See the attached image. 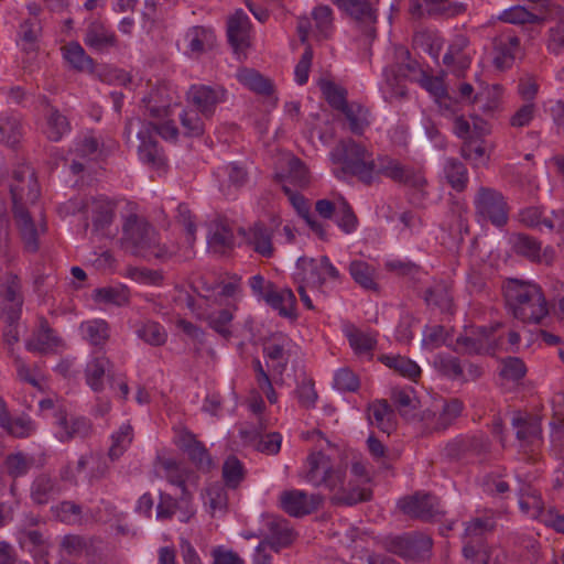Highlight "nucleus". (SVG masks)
Returning <instances> with one entry per match:
<instances>
[{
	"mask_svg": "<svg viewBox=\"0 0 564 564\" xmlns=\"http://www.w3.org/2000/svg\"><path fill=\"white\" fill-rule=\"evenodd\" d=\"M371 167L373 171L371 185L378 183L381 176L415 188H421L426 184V180L417 170L386 154L373 159Z\"/></svg>",
	"mask_w": 564,
	"mask_h": 564,
	"instance_id": "6",
	"label": "nucleus"
},
{
	"mask_svg": "<svg viewBox=\"0 0 564 564\" xmlns=\"http://www.w3.org/2000/svg\"><path fill=\"white\" fill-rule=\"evenodd\" d=\"M1 314L6 321L18 322L21 316L23 297L18 275L4 274L0 280Z\"/></svg>",
	"mask_w": 564,
	"mask_h": 564,
	"instance_id": "13",
	"label": "nucleus"
},
{
	"mask_svg": "<svg viewBox=\"0 0 564 564\" xmlns=\"http://www.w3.org/2000/svg\"><path fill=\"white\" fill-rule=\"evenodd\" d=\"M398 506L404 514L425 522L444 514L438 498L431 494L416 492L413 496L404 497Z\"/></svg>",
	"mask_w": 564,
	"mask_h": 564,
	"instance_id": "12",
	"label": "nucleus"
},
{
	"mask_svg": "<svg viewBox=\"0 0 564 564\" xmlns=\"http://www.w3.org/2000/svg\"><path fill=\"white\" fill-rule=\"evenodd\" d=\"M349 273L354 281L366 290L376 291L375 269L365 261L355 260L349 264Z\"/></svg>",
	"mask_w": 564,
	"mask_h": 564,
	"instance_id": "48",
	"label": "nucleus"
},
{
	"mask_svg": "<svg viewBox=\"0 0 564 564\" xmlns=\"http://www.w3.org/2000/svg\"><path fill=\"white\" fill-rule=\"evenodd\" d=\"M10 191L14 221L18 227L24 249L28 252L39 250V229L26 209L28 204H34L40 196V188L33 170L28 165H19L12 176L1 180Z\"/></svg>",
	"mask_w": 564,
	"mask_h": 564,
	"instance_id": "1",
	"label": "nucleus"
},
{
	"mask_svg": "<svg viewBox=\"0 0 564 564\" xmlns=\"http://www.w3.org/2000/svg\"><path fill=\"white\" fill-rule=\"evenodd\" d=\"M460 155L475 166L484 164L488 160L482 140H466L460 148Z\"/></svg>",
	"mask_w": 564,
	"mask_h": 564,
	"instance_id": "61",
	"label": "nucleus"
},
{
	"mask_svg": "<svg viewBox=\"0 0 564 564\" xmlns=\"http://www.w3.org/2000/svg\"><path fill=\"white\" fill-rule=\"evenodd\" d=\"M178 446L188 455L198 469L208 471L212 468V457L204 444L197 441L194 434L189 432L183 433L180 436Z\"/></svg>",
	"mask_w": 564,
	"mask_h": 564,
	"instance_id": "25",
	"label": "nucleus"
},
{
	"mask_svg": "<svg viewBox=\"0 0 564 564\" xmlns=\"http://www.w3.org/2000/svg\"><path fill=\"white\" fill-rule=\"evenodd\" d=\"M91 541L85 536L77 534H67L62 538L59 543V551L63 554L79 558L82 556H94L97 553V550H90Z\"/></svg>",
	"mask_w": 564,
	"mask_h": 564,
	"instance_id": "34",
	"label": "nucleus"
},
{
	"mask_svg": "<svg viewBox=\"0 0 564 564\" xmlns=\"http://www.w3.org/2000/svg\"><path fill=\"white\" fill-rule=\"evenodd\" d=\"M112 364L105 356L94 357L86 366L85 378L87 384L95 391L104 390V378L107 375L111 377Z\"/></svg>",
	"mask_w": 564,
	"mask_h": 564,
	"instance_id": "30",
	"label": "nucleus"
},
{
	"mask_svg": "<svg viewBox=\"0 0 564 564\" xmlns=\"http://www.w3.org/2000/svg\"><path fill=\"white\" fill-rule=\"evenodd\" d=\"M335 216L338 227L345 234H351L356 230L358 225L357 216L355 215L350 205L345 199H341L337 204Z\"/></svg>",
	"mask_w": 564,
	"mask_h": 564,
	"instance_id": "60",
	"label": "nucleus"
},
{
	"mask_svg": "<svg viewBox=\"0 0 564 564\" xmlns=\"http://www.w3.org/2000/svg\"><path fill=\"white\" fill-rule=\"evenodd\" d=\"M247 245L262 257L270 258L274 253L272 231L261 223L254 224L246 232Z\"/></svg>",
	"mask_w": 564,
	"mask_h": 564,
	"instance_id": "29",
	"label": "nucleus"
},
{
	"mask_svg": "<svg viewBox=\"0 0 564 564\" xmlns=\"http://www.w3.org/2000/svg\"><path fill=\"white\" fill-rule=\"evenodd\" d=\"M84 41L90 48L101 52L116 44V36L105 24L94 21L88 25Z\"/></svg>",
	"mask_w": 564,
	"mask_h": 564,
	"instance_id": "31",
	"label": "nucleus"
},
{
	"mask_svg": "<svg viewBox=\"0 0 564 564\" xmlns=\"http://www.w3.org/2000/svg\"><path fill=\"white\" fill-rule=\"evenodd\" d=\"M463 410V402L456 398L445 401L440 411L423 410L420 414L422 433L430 435L446 431L462 415Z\"/></svg>",
	"mask_w": 564,
	"mask_h": 564,
	"instance_id": "8",
	"label": "nucleus"
},
{
	"mask_svg": "<svg viewBox=\"0 0 564 564\" xmlns=\"http://www.w3.org/2000/svg\"><path fill=\"white\" fill-rule=\"evenodd\" d=\"M188 104L200 113L204 119H212L218 105L226 101L227 90L219 85H192L187 91Z\"/></svg>",
	"mask_w": 564,
	"mask_h": 564,
	"instance_id": "10",
	"label": "nucleus"
},
{
	"mask_svg": "<svg viewBox=\"0 0 564 564\" xmlns=\"http://www.w3.org/2000/svg\"><path fill=\"white\" fill-rule=\"evenodd\" d=\"M55 423L58 427L56 436L61 442H69L74 438H86L93 432L90 420L84 416H68L63 410L55 412Z\"/></svg>",
	"mask_w": 564,
	"mask_h": 564,
	"instance_id": "18",
	"label": "nucleus"
},
{
	"mask_svg": "<svg viewBox=\"0 0 564 564\" xmlns=\"http://www.w3.org/2000/svg\"><path fill=\"white\" fill-rule=\"evenodd\" d=\"M94 299L97 302L121 306L128 303L129 291L123 286L100 288L94 291Z\"/></svg>",
	"mask_w": 564,
	"mask_h": 564,
	"instance_id": "56",
	"label": "nucleus"
},
{
	"mask_svg": "<svg viewBox=\"0 0 564 564\" xmlns=\"http://www.w3.org/2000/svg\"><path fill=\"white\" fill-rule=\"evenodd\" d=\"M425 301L429 305L436 306L441 311L447 312L451 310L453 299L447 285L437 284L426 291Z\"/></svg>",
	"mask_w": 564,
	"mask_h": 564,
	"instance_id": "59",
	"label": "nucleus"
},
{
	"mask_svg": "<svg viewBox=\"0 0 564 564\" xmlns=\"http://www.w3.org/2000/svg\"><path fill=\"white\" fill-rule=\"evenodd\" d=\"M121 243L126 251L145 260L165 261L175 253L174 250L161 242L156 229L138 215H130L126 218L122 226Z\"/></svg>",
	"mask_w": 564,
	"mask_h": 564,
	"instance_id": "2",
	"label": "nucleus"
},
{
	"mask_svg": "<svg viewBox=\"0 0 564 564\" xmlns=\"http://www.w3.org/2000/svg\"><path fill=\"white\" fill-rule=\"evenodd\" d=\"M381 361L403 377L414 380L420 377L421 369L413 360L403 356H382Z\"/></svg>",
	"mask_w": 564,
	"mask_h": 564,
	"instance_id": "50",
	"label": "nucleus"
},
{
	"mask_svg": "<svg viewBox=\"0 0 564 564\" xmlns=\"http://www.w3.org/2000/svg\"><path fill=\"white\" fill-rule=\"evenodd\" d=\"M242 434L246 437L250 436L252 440L259 438L257 443V449L261 453L268 455H275L279 453L281 448L282 436L278 432H272L262 435L258 432L245 431L242 432Z\"/></svg>",
	"mask_w": 564,
	"mask_h": 564,
	"instance_id": "55",
	"label": "nucleus"
},
{
	"mask_svg": "<svg viewBox=\"0 0 564 564\" xmlns=\"http://www.w3.org/2000/svg\"><path fill=\"white\" fill-rule=\"evenodd\" d=\"M204 117L195 109L184 110L181 116V124L188 137H200L205 131Z\"/></svg>",
	"mask_w": 564,
	"mask_h": 564,
	"instance_id": "58",
	"label": "nucleus"
},
{
	"mask_svg": "<svg viewBox=\"0 0 564 564\" xmlns=\"http://www.w3.org/2000/svg\"><path fill=\"white\" fill-rule=\"evenodd\" d=\"M382 546L387 552L402 560L423 562L432 555L433 540L423 532H406L386 536Z\"/></svg>",
	"mask_w": 564,
	"mask_h": 564,
	"instance_id": "5",
	"label": "nucleus"
},
{
	"mask_svg": "<svg viewBox=\"0 0 564 564\" xmlns=\"http://www.w3.org/2000/svg\"><path fill=\"white\" fill-rule=\"evenodd\" d=\"M295 348L293 340L284 334L272 335L263 344V355L265 359L272 361L273 373L280 377L284 373Z\"/></svg>",
	"mask_w": 564,
	"mask_h": 564,
	"instance_id": "15",
	"label": "nucleus"
},
{
	"mask_svg": "<svg viewBox=\"0 0 564 564\" xmlns=\"http://www.w3.org/2000/svg\"><path fill=\"white\" fill-rule=\"evenodd\" d=\"M341 113L345 115L349 124V130L354 134L361 135L370 124L369 109L359 102H350Z\"/></svg>",
	"mask_w": 564,
	"mask_h": 564,
	"instance_id": "36",
	"label": "nucleus"
},
{
	"mask_svg": "<svg viewBox=\"0 0 564 564\" xmlns=\"http://www.w3.org/2000/svg\"><path fill=\"white\" fill-rule=\"evenodd\" d=\"M237 78L240 84L259 95H270L273 90L271 82L252 68L239 69Z\"/></svg>",
	"mask_w": 564,
	"mask_h": 564,
	"instance_id": "38",
	"label": "nucleus"
},
{
	"mask_svg": "<svg viewBox=\"0 0 564 564\" xmlns=\"http://www.w3.org/2000/svg\"><path fill=\"white\" fill-rule=\"evenodd\" d=\"M314 28L319 39L329 37L333 30V11L328 6H318L312 12Z\"/></svg>",
	"mask_w": 564,
	"mask_h": 564,
	"instance_id": "54",
	"label": "nucleus"
},
{
	"mask_svg": "<svg viewBox=\"0 0 564 564\" xmlns=\"http://www.w3.org/2000/svg\"><path fill=\"white\" fill-rule=\"evenodd\" d=\"M433 367L440 375L451 380H459L464 377L460 360L448 354H437L433 359Z\"/></svg>",
	"mask_w": 564,
	"mask_h": 564,
	"instance_id": "42",
	"label": "nucleus"
},
{
	"mask_svg": "<svg viewBox=\"0 0 564 564\" xmlns=\"http://www.w3.org/2000/svg\"><path fill=\"white\" fill-rule=\"evenodd\" d=\"M53 513L64 523L76 524L82 519V507L73 501H62L52 507Z\"/></svg>",
	"mask_w": 564,
	"mask_h": 564,
	"instance_id": "64",
	"label": "nucleus"
},
{
	"mask_svg": "<svg viewBox=\"0 0 564 564\" xmlns=\"http://www.w3.org/2000/svg\"><path fill=\"white\" fill-rule=\"evenodd\" d=\"M321 90L328 105L338 111H343L350 104L347 101V90L333 82H322Z\"/></svg>",
	"mask_w": 564,
	"mask_h": 564,
	"instance_id": "52",
	"label": "nucleus"
},
{
	"mask_svg": "<svg viewBox=\"0 0 564 564\" xmlns=\"http://www.w3.org/2000/svg\"><path fill=\"white\" fill-rule=\"evenodd\" d=\"M465 10L464 3L449 2V0H412L410 3V13L417 18L422 17L424 12L429 15L451 18L465 12Z\"/></svg>",
	"mask_w": 564,
	"mask_h": 564,
	"instance_id": "21",
	"label": "nucleus"
},
{
	"mask_svg": "<svg viewBox=\"0 0 564 564\" xmlns=\"http://www.w3.org/2000/svg\"><path fill=\"white\" fill-rule=\"evenodd\" d=\"M474 204L477 214L492 225L501 227L507 224L508 205L500 192L481 186L475 196Z\"/></svg>",
	"mask_w": 564,
	"mask_h": 564,
	"instance_id": "9",
	"label": "nucleus"
},
{
	"mask_svg": "<svg viewBox=\"0 0 564 564\" xmlns=\"http://www.w3.org/2000/svg\"><path fill=\"white\" fill-rule=\"evenodd\" d=\"M281 508L291 517L301 518L317 510L322 499L318 495L308 496L305 491L293 489L280 496Z\"/></svg>",
	"mask_w": 564,
	"mask_h": 564,
	"instance_id": "17",
	"label": "nucleus"
},
{
	"mask_svg": "<svg viewBox=\"0 0 564 564\" xmlns=\"http://www.w3.org/2000/svg\"><path fill=\"white\" fill-rule=\"evenodd\" d=\"M511 424L516 429V436L519 441L524 443L539 441L541 427L538 422L529 420L521 414H516L512 417Z\"/></svg>",
	"mask_w": 564,
	"mask_h": 564,
	"instance_id": "46",
	"label": "nucleus"
},
{
	"mask_svg": "<svg viewBox=\"0 0 564 564\" xmlns=\"http://www.w3.org/2000/svg\"><path fill=\"white\" fill-rule=\"evenodd\" d=\"M70 131L68 119L56 108H51L46 116L45 134L48 140L57 142Z\"/></svg>",
	"mask_w": 564,
	"mask_h": 564,
	"instance_id": "43",
	"label": "nucleus"
},
{
	"mask_svg": "<svg viewBox=\"0 0 564 564\" xmlns=\"http://www.w3.org/2000/svg\"><path fill=\"white\" fill-rule=\"evenodd\" d=\"M134 333L144 343L151 346H162L166 343L167 333L158 322L145 321L134 325Z\"/></svg>",
	"mask_w": 564,
	"mask_h": 564,
	"instance_id": "37",
	"label": "nucleus"
},
{
	"mask_svg": "<svg viewBox=\"0 0 564 564\" xmlns=\"http://www.w3.org/2000/svg\"><path fill=\"white\" fill-rule=\"evenodd\" d=\"M330 161L340 165L335 175L340 173L357 177L362 184L370 186L373 175L371 167L372 153L361 143L351 138L341 139L329 152Z\"/></svg>",
	"mask_w": 564,
	"mask_h": 564,
	"instance_id": "4",
	"label": "nucleus"
},
{
	"mask_svg": "<svg viewBox=\"0 0 564 564\" xmlns=\"http://www.w3.org/2000/svg\"><path fill=\"white\" fill-rule=\"evenodd\" d=\"M508 307L517 319L539 324L547 314V303L540 285L511 279L505 288Z\"/></svg>",
	"mask_w": 564,
	"mask_h": 564,
	"instance_id": "3",
	"label": "nucleus"
},
{
	"mask_svg": "<svg viewBox=\"0 0 564 564\" xmlns=\"http://www.w3.org/2000/svg\"><path fill=\"white\" fill-rule=\"evenodd\" d=\"M250 19L243 10L238 9L227 23L228 42L235 52L249 45Z\"/></svg>",
	"mask_w": 564,
	"mask_h": 564,
	"instance_id": "24",
	"label": "nucleus"
},
{
	"mask_svg": "<svg viewBox=\"0 0 564 564\" xmlns=\"http://www.w3.org/2000/svg\"><path fill=\"white\" fill-rule=\"evenodd\" d=\"M63 344L62 338L50 326L45 317L39 318V325L25 341L26 350L46 355L56 350Z\"/></svg>",
	"mask_w": 564,
	"mask_h": 564,
	"instance_id": "19",
	"label": "nucleus"
},
{
	"mask_svg": "<svg viewBox=\"0 0 564 564\" xmlns=\"http://www.w3.org/2000/svg\"><path fill=\"white\" fill-rule=\"evenodd\" d=\"M265 303L273 310L279 311L283 317L293 318L295 314L296 297L292 290L283 289L278 291L274 286L270 293H267Z\"/></svg>",
	"mask_w": 564,
	"mask_h": 564,
	"instance_id": "32",
	"label": "nucleus"
},
{
	"mask_svg": "<svg viewBox=\"0 0 564 564\" xmlns=\"http://www.w3.org/2000/svg\"><path fill=\"white\" fill-rule=\"evenodd\" d=\"M83 337L94 346L104 345L109 338V327L104 319H93L80 324Z\"/></svg>",
	"mask_w": 564,
	"mask_h": 564,
	"instance_id": "45",
	"label": "nucleus"
},
{
	"mask_svg": "<svg viewBox=\"0 0 564 564\" xmlns=\"http://www.w3.org/2000/svg\"><path fill=\"white\" fill-rule=\"evenodd\" d=\"M444 175L457 192H463L468 183V172L466 166L455 158H447L444 163Z\"/></svg>",
	"mask_w": 564,
	"mask_h": 564,
	"instance_id": "40",
	"label": "nucleus"
},
{
	"mask_svg": "<svg viewBox=\"0 0 564 564\" xmlns=\"http://www.w3.org/2000/svg\"><path fill=\"white\" fill-rule=\"evenodd\" d=\"M137 137L140 140L138 147L139 159L152 167L159 169L163 166L165 158L156 139L153 137V128L151 126H142L137 132Z\"/></svg>",
	"mask_w": 564,
	"mask_h": 564,
	"instance_id": "22",
	"label": "nucleus"
},
{
	"mask_svg": "<svg viewBox=\"0 0 564 564\" xmlns=\"http://www.w3.org/2000/svg\"><path fill=\"white\" fill-rule=\"evenodd\" d=\"M510 242L517 254L523 256L530 260L540 259L541 243L535 238L525 234H516L511 236Z\"/></svg>",
	"mask_w": 564,
	"mask_h": 564,
	"instance_id": "47",
	"label": "nucleus"
},
{
	"mask_svg": "<svg viewBox=\"0 0 564 564\" xmlns=\"http://www.w3.org/2000/svg\"><path fill=\"white\" fill-rule=\"evenodd\" d=\"M307 470L305 474L306 481L315 487H328L330 479L339 470L341 466H333L330 458L322 452H315L308 455L306 459Z\"/></svg>",
	"mask_w": 564,
	"mask_h": 564,
	"instance_id": "20",
	"label": "nucleus"
},
{
	"mask_svg": "<svg viewBox=\"0 0 564 564\" xmlns=\"http://www.w3.org/2000/svg\"><path fill=\"white\" fill-rule=\"evenodd\" d=\"M332 2L357 21L375 23L377 20L376 10L367 0H332Z\"/></svg>",
	"mask_w": 564,
	"mask_h": 564,
	"instance_id": "35",
	"label": "nucleus"
},
{
	"mask_svg": "<svg viewBox=\"0 0 564 564\" xmlns=\"http://www.w3.org/2000/svg\"><path fill=\"white\" fill-rule=\"evenodd\" d=\"M207 242L213 252L219 254L226 253L234 247L235 236L232 228L226 220L219 219L213 221L209 227Z\"/></svg>",
	"mask_w": 564,
	"mask_h": 564,
	"instance_id": "27",
	"label": "nucleus"
},
{
	"mask_svg": "<svg viewBox=\"0 0 564 564\" xmlns=\"http://www.w3.org/2000/svg\"><path fill=\"white\" fill-rule=\"evenodd\" d=\"M22 128L20 118L14 115L0 116V141L9 147L20 142Z\"/></svg>",
	"mask_w": 564,
	"mask_h": 564,
	"instance_id": "44",
	"label": "nucleus"
},
{
	"mask_svg": "<svg viewBox=\"0 0 564 564\" xmlns=\"http://www.w3.org/2000/svg\"><path fill=\"white\" fill-rule=\"evenodd\" d=\"M499 19L511 24L538 23L540 18L522 6H514L501 12Z\"/></svg>",
	"mask_w": 564,
	"mask_h": 564,
	"instance_id": "62",
	"label": "nucleus"
},
{
	"mask_svg": "<svg viewBox=\"0 0 564 564\" xmlns=\"http://www.w3.org/2000/svg\"><path fill=\"white\" fill-rule=\"evenodd\" d=\"M61 491V486L55 478L41 474L31 484L30 497L35 505L43 506L54 500Z\"/></svg>",
	"mask_w": 564,
	"mask_h": 564,
	"instance_id": "28",
	"label": "nucleus"
},
{
	"mask_svg": "<svg viewBox=\"0 0 564 564\" xmlns=\"http://www.w3.org/2000/svg\"><path fill=\"white\" fill-rule=\"evenodd\" d=\"M208 326L225 339H229L232 335L230 324L232 314L228 310L214 312L206 317Z\"/></svg>",
	"mask_w": 564,
	"mask_h": 564,
	"instance_id": "57",
	"label": "nucleus"
},
{
	"mask_svg": "<svg viewBox=\"0 0 564 564\" xmlns=\"http://www.w3.org/2000/svg\"><path fill=\"white\" fill-rule=\"evenodd\" d=\"M520 48L519 37L510 30L503 31L492 39V63L497 69L510 68Z\"/></svg>",
	"mask_w": 564,
	"mask_h": 564,
	"instance_id": "16",
	"label": "nucleus"
},
{
	"mask_svg": "<svg viewBox=\"0 0 564 564\" xmlns=\"http://www.w3.org/2000/svg\"><path fill=\"white\" fill-rule=\"evenodd\" d=\"M397 58L401 63L398 67H386L383 69V77L387 85L394 90L395 95L401 97L405 96V90L401 86V78H410L415 82V77H420V73H426L419 62L410 58V52L404 47L395 50Z\"/></svg>",
	"mask_w": 564,
	"mask_h": 564,
	"instance_id": "11",
	"label": "nucleus"
},
{
	"mask_svg": "<svg viewBox=\"0 0 564 564\" xmlns=\"http://www.w3.org/2000/svg\"><path fill=\"white\" fill-rule=\"evenodd\" d=\"M391 400L402 416H415L414 410L417 408L419 400L411 387L393 388L391 390Z\"/></svg>",
	"mask_w": 564,
	"mask_h": 564,
	"instance_id": "41",
	"label": "nucleus"
},
{
	"mask_svg": "<svg viewBox=\"0 0 564 564\" xmlns=\"http://www.w3.org/2000/svg\"><path fill=\"white\" fill-rule=\"evenodd\" d=\"M347 337L351 348L359 355L371 352L377 344V340L372 335L364 333L357 328L348 332Z\"/></svg>",
	"mask_w": 564,
	"mask_h": 564,
	"instance_id": "63",
	"label": "nucleus"
},
{
	"mask_svg": "<svg viewBox=\"0 0 564 564\" xmlns=\"http://www.w3.org/2000/svg\"><path fill=\"white\" fill-rule=\"evenodd\" d=\"M332 492L330 501L335 506L351 507L371 500L372 490L357 480H346V469L340 467L327 487Z\"/></svg>",
	"mask_w": 564,
	"mask_h": 564,
	"instance_id": "7",
	"label": "nucleus"
},
{
	"mask_svg": "<svg viewBox=\"0 0 564 564\" xmlns=\"http://www.w3.org/2000/svg\"><path fill=\"white\" fill-rule=\"evenodd\" d=\"M64 57L78 70H91L94 67L93 58L76 42H72L64 47Z\"/></svg>",
	"mask_w": 564,
	"mask_h": 564,
	"instance_id": "53",
	"label": "nucleus"
},
{
	"mask_svg": "<svg viewBox=\"0 0 564 564\" xmlns=\"http://www.w3.org/2000/svg\"><path fill=\"white\" fill-rule=\"evenodd\" d=\"M115 205L108 199H94L93 226L96 230L105 229L113 220Z\"/></svg>",
	"mask_w": 564,
	"mask_h": 564,
	"instance_id": "51",
	"label": "nucleus"
},
{
	"mask_svg": "<svg viewBox=\"0 0 564 564\" xmlns=\"http://www.w3.org/2000/svg\"><path fill=\"white\" fill-rule=\"evenodd\" d=\"M499 323L491 327H478L470 335H460L456 339V344L463 348L466 354H495L500 346L499 338L495 336V332L500 327Z\"/></svg>",
	"mask_w": 564,
	"mask_h": 564,
	"instance_id": "14",
	"label": "nucleus"
},
{
	"mask_svg": "<svg viewBox=\"0 0 564 564\" xmlns=\"http://www.w3.org/2000/svg\"><path fill=\"white\" fill-rule=\"evenodd\" d=\"M393 410L387 400H378L369 406V419L382 432L390 434L393 430Z\"/></svg>",
	"mask_w": 564,
	"mask_h": 564,
	"instance_id": "39",
	"label": "nucleus"
},
{
	"mask_svg": "<svg viewBox=\"0 0 564 564\" xmlns=\"http://www.w3.org/2000/svg\"><path fill=\"white\" fill-rule=\"evenodd\" d=\"M293 280L299 285L313 286L321 289L325 283L322 273L321 259L317 261L313 258L301 257L296 261L293 272Z\"/></svg>",
	"mask_w": 564,
	"mask_h": 564,
	"instance_id": "23",
	"label": "nucleus"
},
{
	"mask_svg": "<svg viewBox=\"0 0 564 564\" xmlns=\"http://www.w3.org/2000/svg\"><path fill=\"white\" fill-rule=\"evenodd\" d=\"M294 540V532L285 519H271L268 522V533L262 540L274 552L288 547Z\"/></svg>",
	"mask_w": 564,
	"mask_h": 564,
	"instance_id": "26",
	"label": "nucleus"
},
{
	"mask_svg": "<svg viewBox=\"0 0 564 564\" xmlns=\"http://www.w3.org/2000/svg\"><path fill=\"white\" fill-rule=\"evenodd\" d=\"M133 440V429L129 423L122 424L117 432L111 435V446L108 456L116 460L123 455Z\"/></svg>",
	"mask_w": 564,
	"mask_h": 564,
	"instance_id": "49",
	"label": "nucleus"
},
{
	"mask_svg": "<svg viewBox=\"0 0 564 564\" xmlns=\"http://www.w3.org/2000/svg\"><path fill=\"white\" fill-rule=\"evenodd\" d=\"M158 463L164 471L166 480L180 487L182 495H186V480L189 475V470L180 462L172 457H158Z\"/></svg>",
	"mask_w": 564,
	"mask_h": 564,
	"instance_id": "33",
	"label": "nucleus"
}]
</instances>
